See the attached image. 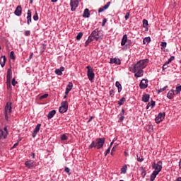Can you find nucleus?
<instances>
[{
	"label": "nucleus",
	"mask_w": 181,
	"mask_h": 181,
	"mask_svg": "<svg viewBox=\"0 0 181 181\" xmlns=\"http://www.w3.org/2000/svg\"><path fill=\"white\" fill-rule=\"evenodd\" d=\"M148 63H149V59H141L137 62L136 64H132L131 66H129V71L132 73H135L134 77L136 78L142 77V76H144V69L148 66Z\"/></svg>",
	"instance_id": "f257e3e1"
},
{
	"label": "nucleus",
	"mask_w": 181,
	"mask_h": 181,
	"mask_svg": "<svg viewBox=\"0 0 181 181\" xmlns=\"http://www.w3.org/2000/svg\"><path fill=\"white\" fill-rule=\"evenodd\" d=\"M104 144H105V138H97L95 141H93L91 144L88 146V149H102L104 146Z\"/></svg>",
	"instance_id": "f03ea898"
},
{
	"label": "nucleus",
	"mask_w": 181,
	"mask_h": 181,
	"mask_svg": "<svg viewBox=\"0 0 181 181\" xmlns=\"http://www.w3.org/2000/svg\"><path fill=\"white\" fill-rule=\"evenodd\" d=\"M91 36L94 37L96 42H101L103 40V30L96 28L91 33Z\"/></svg>",
	"instance_id": "7ed1b4c3"
},
{
	"label": "nucleus",
	"mask_w": 181,
	"mask_h": 181,
	"mask_svg": "<svg viewBox=\"0 0 181 181\" xmlns=\"http://www.w3.org/2000/svg\"><path fill=\"white\" fill-rule=\"evenodd\" d=\"M11 114H12V103L8 102L4 108V117L6 121H8L9 117L8 115H11Z\"/></svg>",
	"instance_id": "20e7f679"
},
{
	"label": "nucleus",
	"mask_w": 181,
	"mask_h": 181,
	"mask_svg": "<svg viewBox=\"0 0 181 181\" xmlns=\"http://www.w3.org/2000/svg\"><path fill=\"white\" fill-rule=\"evenodd\" d=\"M69 110V103L67 101H63L61 103V106L59 108V111L60 114H64V112H67V110Z\"/></svg>",
	"instance_id": "39448f33"
},
{
	"label": "nucleus",
	"mask_w": 181,
	"mask_h": 181,
	"mask_svg": "<svg viewBox=\"0 0 181 181\" xmlns=\"http://www.w3.org/2000/svg\"><path fill=\"white\" fill-rule=\"evenodd\" d=\"M152 169H154V172H157L158 173H160L162 171V160H159L157 163H153Z\"/></svg>",
	"instance_id": "423d86ee"
},
{
	"label": "nucleus",
	"mask_w": 181,
	"mask_h": 181,
	"mask_svg": "<svg viewBox=\"0 0 181 181\" xmlns=\"http://www.w3.org/2000/svg\"><path fill=\"white\" fill-rule=\"evenodd\" d=\"M78 0H71L70 6L71 12H74L78 8Z\"/></svg>",
	"instance_id": "0eeeda50"
},
{
	"label": "nucleus",
	"mask_w": 181,
	"mask_h": 181,
	"mask_svg": "<svg viewBox=\"0 0 181 181\" xmlns=\"http://www.w3.org/2000/svg\"><path fill=\"white\" fill-rule=\"evenodd\" d=\"M165 116H166L165 112H163V113L160 112L155 119L156 124H159L162 122V121H163V118H165Z\"/></svg>",
	"instance_id": "6e6552de"
},
{
	"label": "nucleus",
	"mask_w": 181,
	"mask_h": 181,
	"mask_svg": "<svg viewBox=\"0 0 181 181\" xmlns=\"http://www.w3.org/2000/svg\"><path fill=\"white\" fill-rule=\"evenodd\" d=\"M148 83H149V81H148V79H142L139 83L140 88L141 90H145V88H147Z\"/></svg>",
	"instance_id": "1a4fd4ad"
},
{
	"label": "nucleus",
	"mask_w": 181,
	"mask_h": 181,
	"mask_svg": "<svg viewBox=\"0 0 181 181\" xmlns=\"http://www.w3.org/2000/svg\"><path fill=\"white\" fill-rule=\"evenodd\" d=\"M87 76L88 78L90 81H93L94 80V78L95 77V74H94V70L90 69L87 71Z\"/></svg>",
	"instance_id": "9d476101"
},
{
	"label": "nucleus",
	"mask_w": 181,
	"mask_h": 181,
	"mask_svg": "<svg viewBox=\"0 0 181 181\" xmlns=\"http://www.w3.org/2000/svg\"><path fill=\"white\" fill-rule=\"evenodd\" d=\"M25 165L26 166V168H28V169H33V168H35V165H36V163H35V161L30 160H28L25 163Z\"/></svg>",
	"instance_id": "9b49d317"
},
{
	"label": "nucleus",
	"mask_w": 181,
	"mask_h": 181,
	"mask_svg": "<svg viewBox=\"0 0 181 181\" xmlns=\"http://www.w3.org/2000/svg\"><path fill=\"white\" fill-rule=\"evenodd\" d=\"M110 64L119 65V64H121V59H119V58H118V57L110 58Z\"/></svg>",
	"instance_id": "f8f14e48"
},
{
	"label": "nucleus",
	"mask_w": 181,
	"mask_h": 181,
	"mask_svg": "<svg viewBox=\"0 0 181 181\" xmlns=\"http://www.w3.org/2000/svg\"><path fill=\"white\" fill-rule=\"evenodd\" d=\"M40 127H42L41 124H37L33 132V138H36V135H37V133L39 132V131H40Z\"/></svg>",
	"instance_id": "ddd939ff"
},
{
	"label": "nucleus",
	"mask_w": 181,
	"mask_h": 181,
	"mask_svg": "<svg viewBox=\"0 0 181 181\" xmlns=\"http://www.w3.org/2000/svg\"><path fill=\"white\" fill-rule=\"evenodd\" d=\"M110 5H111V2L109 1L107 2L105 6H103V7H100L98 9V13H101V12H104V11L108 9V8H110Z\"/></svg>",
	"instance_id": "4468645a"
},
{
	"label": "nucleus",
	"mask_w": 181,
	"mask_h": 181,
	"mask_svg": "<svg viewBox=\"0 0 181 181\" xmlns=\"http://www.w3.org/2000/svg\"><path fill=\"white\" fill-rule=\"evenodd\" d=\"M16 16H21L22 15V6H18L14 11Z\"/></svg>",
	"instance_id": "2eb2a0df"
},
{
	"label": "nucleus",
	"mask_w": 181,
	"mask_h": 181,
	"mask_svg": "<svg viewBox=\"0 0 181 181\" xmlns=\"http://www.w3.org/2000/svg\"><path fill=\"white\" fill-rule=\"evenodd\" d=\"M32 23V12L30 10H28L27 12V25H30Z\"/></svg>",
	"instance_id": "dca6fc26"
},
{
	"label": "nucleus",
	"mask_w": 181,
	"mask_h": 181,
	"mask_svg": "<svg viewBox=\"0 0 181 181\" xmlns=\"http://www.w3.org/2000/svg\"><path fill=\"white\" fill-rule=\"evenodd\" d=\"M73 88V83L69 82V84L66 86L65 94L67 95L70 91H71Z\"/></svg>",
	"instance_id": "f3484780"
},
{
	"label": "nucleus",
	"mask_w": 181,
	"mask_h": 181,
	"mask_svg": "<svg viewBox=\"0 0 181 181\" xmlns=\"http://www.w3.org/2000/svg\"><path fill=\"white\" fill-rule=\"evenodd\" d=\"M128 42V35L127 34L124 35L121 41V46H125Z\"/></svg>",
	"instance_id": "a211bd4d"
},
{
	"label": "nucleus",
	"mask_w": 181,
	"mask_h": 181,
	"mask_svg": "<svg viewBox=\"0 0 181 181\" xmlns=\"http://www.w3.org/2000/svg\"><path fill=\"white\" fill-rule=\"evenodd\" d=\"M64 70V66H61L59 69H55V74H57V76H62Z\"/></svg>",
	"instance_id": "6ab92c4d"
},
{
	"label": "nucleus",
	"mask_w": 181,
	"mask_h": 181,
	"mask_svg": "<svg viewBox=\"0 0 181 181\" xmlns=\"http://www.w3.org/2000/svg\"><path fill=\"white\" fill-rule=\"evenodd\" d=\"M175 90L173 89H171L168 93L167 97L169 98V100H172L173 97H175Z\"/></svg>",
	"instance_id": "aec40b11"
},
{
	"label": "nucleus",
	"mask_w": 181,
	"mask_h": 181,
	"mask_svg": "<svg viewBox=\"0 0 181 181\" xmlns=\"http://www.w3.org/2000/svg\"><path fill=\"white\" fill-rule=\"evenodd\" d=\"M5 63H6V57L1 56L0 58V64L1 67H5Z\"/></svg>",
	"instance_id": "412c9836"
},
{
	"label": "nucleus",
	"mask_w": 181,
	"mask_h": 181,
	"mask_svg": "<svg viewBox=\"0 0 181 181\" xmlns=\"http://www.w3.org/2000/svg\"><path fill=\"white\" fill-rule=\"evenodd\" d=\"M159 175V173L156 171H153L150 176V180L151 181H155V179H156V176Z\"/></svg>",
	"instance_id": "4be33fe9"
},
{
	"label": "nucleus",
	"mask_w": 181,
	"mask_h": 181,
	"mask_svg": "<svg viewBox=\"0 0 181 181\" xmlns=\"http://www.w3.org/2000/svg\"><path fill=\"white\" fill-rule=\"evenodd\" d=\"M54 115H56V110H53L48 113V115L47 116V119H52V118H53V117H54Z\"/></svg>",
	"instance_id": "5701e85b"
},
{
	"label": "nucleus",
	"mask_w": 181,
	"mask_h": 181,
	"mask_svg": "<svg viewBox=\"0 0 181 181\" xmlns=\"http://www.w3.org/2000/svg\"><path fill=\"white\" fill-rule=\"evenodd\" d=\"M140 170H141V175L143 177V179H145V176H146V170L145 169V168L144 167H140L139 168Z\"/></svg>",
	"instance_id": "b1692460"
},
{
	"label": "nucleus",
	"mask_w": 181,
	"mask_h": 181,
	"mask_svg": "<svg viewBox=\"0 0 181 181\" xmlns=\"http://www.w3.org/2000/svg\"><path fill=\"white\" fill-rule=\"evenodd\" d=\"M7 82L11 81V78H12V71L11 69H8L7 71V75H6Z\"/></svg>",
	"instance_id": "393cba45"
},
{
	"label": "nucleus",
	"mask_w": 181,
	"mask_h": 181,
	"mask_svg": "<svg viewBox=\"0 0 181 181\" xmlns=\"http://www.w3.org/2000/svg\"><path fill=\"white\" fill-rule=\"evenodd\" d=\"M150 95L149 94H144L142 96V101L144 103H148L149 101Z\"/></svg>",
	"instance_id": "a878e982"
},
{
	"label": "nucleus",
	"mask_w": 181,
	"mask_h": 181,
	"mask_svg": "<svg viewBox=\"0 0 181 181\" xmlns=\"http://www.w3.org/2000/svg\"><path fill=\"white\" fill-rule=\"evenodd\" d=\"M83 18H90V10L86 8L83 13Z\"/></svg>",
	"instance_id": "bb28decb"
},
{
	"label": "nucleus",
	"mask_w": 181,
	"mask_h": 181,
	"mask_svg": "<svg viewBox=\"0 0 181 181\" xmlns=\"http://www.w3.org/2000/svg\"><path fill=\"white\" fill-rule=\"evenodd\" d=\"M1 132L2 136H4V139H6V136H8V127H4V131L6 133H4V131L2 129L0 130Z\"/></svg>",
	"instance_id": "cd10ccee"
},
{
	"label": "nucleus",
	"mask_w": 181,
	"mask_h": 181,
	"mask_svg": "<svg viewBox=\"0 0 181 181\" xmlns=\"http://www.w3.org/2000/svg\"><path fill=\"white\" fill-rule=\"evenodd\" d=\"M115 86L117 88L118 93H121L122 91V86L119 83V81H116Z\"/></svg>",
	"instance_id": "c85d7f7f"
},
{
	"label": "nucleus",
	"mask_w": 181,
	"mask_h": 181,
	"mask_svg": "<svg viewBox=\"0 0 181 181\" xmlns=\"http://www.w3.org/2000/svg\"><path fill=\"white\" fill-rule=\"evenodd\" d=\"M127 170H128V166L127 165H124L121 168V173L125 175V173H127Z\"/></svg>",
	"instance_id": "c756f323"
},
{
	"label": "nucleus",
	"mask_w": 181,
	"mask_h": 181,
	"mask_svg": "<svg viewBox=\"0 0 181 181\" xmlns=\"http://www.w3.org/2000/svg\"><path fill=\"white\" fill-rule=\"evenodd\" d=\"M127 101V99L125 98H122L119 102H118V105L119 107H121V105H124V103Z\"/></svg>",
	"instance_id": "7c9ffc66"
},
{
	"label": "nucleus",
	"mask_w": 181,
	"mask_h": 181,
	"mask_svg": "<svg viewBox=\"0 0 181 181\" xmlns=\"http://www.w3.org/2000/svg\"><path fill=\"white\" fill-rule=\"evenodd\" d=\"M143 26L145 29H146V30H148V26H149V24L148 23V20H143Z\"/></svg>",
	"instance_id": "2f4dec72"
},
{
	"label": "nucleus",
	"mask_w": 181,
	"mask_h": 181,
	"mask_svg": "<svg viewBox=\"0 0 181 181\" xmlns=\"http://www.w3.org/2000/svg\"><path fill=\"white\" fill-rule=\"evenodd\" d=\"M130 46H132V40L127 39V42H126L125 47H126L127 49H129V47H130Z\"/></svg>",
	"instance_id": "473e14b6"
},
{
	"label": "nucleus",
	"mask_w": 181,
	"mask_h": 181,
	"mask_svg": "<svg viewBox=\"0 0 181 181\" xmlns=\"http://www.w3.org/2000/svg\"><path fill=\"white\" fill-rule=\"evenodd\" d=\"M144 45H146V43H151V37H146L143 40Z\"/></svg>",
	"instance_id": "72a5a7b5"
},
{
	"label": "nucleus",
	"mask_w": 181,
	"mask_h": 181,
	"mask_svg": "<svg viewBox=\"0 0 181 181\" xmlns=\"http://www.w3.org/2000/svg\"><path fill=\"white\" fill-rule=\"evenodd\" d=\"M168 67H169V62H165V64L163 65V71H165V70H166V69H168Z\"/></svg>",
	"instance_id": "f704fd0d"
},
{
	"label": "nucleus",
	"mask_w": 181,
	"mask_h": 181,
	"mask_svg": "<svg viewBox=\"0 0 181 181\" xmlns=\"http://www.w3.org/2000/svg\"><path fill=\"white\" fill-rule=\"evenodd\" d=\"M181 91V86H177L175 90V93L176 95L179 94V93H180Z\"/></svg>",
	"instance_id": "c9c22d12"
},
{
	"label": "nucleus",
	"mask_w": 181,
	"mask_h": 181,
	"mask_svg": "<svg viewBox=\"0 0 181 181\" xmlns=\"http://www.w3.org/2000/svg\"><path fill=\"white\" fill-rule=\"evenodd\" d=\"M81 37H83V33L80 32L76 36V40H81Z\"/></svg>",
	"instance_id": "e433bc0d"
},
{
	"label": "nucleus",
	"mask_w": 181,
	"mask_h": 181,
	"mask_svg": "<svg viewBox=\"0 0 181 181\" xmlns=\"http://www.w3.org/2000/svg\"><path fill=\"white\" fill-rule=\"evenodd\" d=\"M10 58L12 60H15L16 57H15V52L13 51H11L10 53Z\"/></svg>",
	"instance_id": "4c0bfd02"
},
{
	"label": "nucleus",
	"mask_w": 181,
	"mask_h": 181,
	"mask_svg": "<svg viewBox=\"0 0 181 181\" xmlns=\"http://www.w3.org/2000/svg\"><path fill=\"white\" fill-rule=\"evenodd\" d=\"M167 87H168V86H164L163 88H160V89L158 90V94H159L160 93H163V91L166 90Z\"/></svg>",
	"instance_id": "58836bf2"
},
{
	"label": "nucleus",
	"mask_w": 181,
	"mask_h": 181,
	"mask_svg": "<svg viewBox=\"0 0 181 181\" xmlns=\"http://www.w3.org/2000/svg\"><path fill=\"white\" fill-rule=\"evenodd\" d=\"M64 172H66V173H68L69 176L71 175V173L70 172V168H69V167L65 168Z\"/></svg>",
	"instance_id": "ea45409f"
},
{
	"label": "nucleus",
	"mask_w": 181,
	"mask_h": 181,
	"mask_svg": "<svg viewBox=\"0 0 181 181\" xmlns=\"http://www.w3.org/2000/svg\"><path fill=\"white\" fill-rule=\"evenodd\" d=\"M33 20L34 21H39V16L37 15V12H35V13L34 14Z\"/></svg>",
	"instance_id": "a19ab883"
},
{
	"label": "nucleus",
	"mask_w": 181,
	"mask_h": 181,
	"mask_svg": "<svg viewBox=\"0 0 181 181\" xmlns=\"http://www.w3.org/2000/svg\"><path fill=\"white\" fill-rule=\"evenodd\" d=\"M136 157H137V161L138 162H144V157L139 156L138 155L136 156Z\"/></svg>",
	"instance_id": "79ce46f5"
},
{
	"label": "nucleus",
	"mask_w": 181,
	"mask_h": 181,
	"mask_svg": "<svg viewBox=\"0 0 181 181\" xmlns=\"http://www.w3.org/2000/svg\"><path fill=\"white\" fill-rule=\"evenodd\" d=\"M61 141H67V136H66V134H62L61 136Z\"/></svg>",
	"instance_id": "37998d69"
},
{
	"label": "nucleus",
	"mask_w": 181,
	"mask_h": 181,
	"mask_svg": "<svg viewBox=\"0 0 181 181\" xmlns=\"http://www.w3.org/2000/svg\"><path fill=\"white\" fill-rule=\"evenodd\" d=\"M173 60H175V56L170 57V58L168 59L167 63H168V64L172 63V62H173Z\"/></svg>",
	"instance_id": "c03bdc74"
},
{
	"label": "nucleus",
	"mask_w": 181,
	"mask_h": 181,
	"mask_svg": "<svg viewBox=\"0 0 181 181\" xmlns=\"http://www.w3.org/2000/svg\"><path fill=\"white\" fill-rule=\"evenodd\" d=\"M47 97H49V94L45 93L40 96V100H43V98H47Z\"/></svg>",
	"instance_id": "a18cd8bd"
},
{
	"label": "nucleus",
	"mask_w": 181,
	"mask_h": 181,
	"mask_svg": "<svg viewBox=\"0 0 181 181\" xmlns=\"http://www.w3.org/2000/svg\"><path fill=\"white\" fill-rule=\"evenodd\" d=\"M150 104H151V109H152V108H154L155 105H156V102L153 101V100H151V102Z\"/></svg>",
	"instance_id": "49530a36"
},
{
	"label": "nucleus",
	"mask_w": 181,
	"mask_h": 181,
	"mask_svg": "<svg viewBox=\"0 0 181 181\" xmlns=\"http://www.w3.org/2000/svg\"><path fill=\"white\" fill-rule=\"evenodd\" d=\"M129 15H130V13L129 12H127L124 16V19L125 21H128V19H129Z\"/></svg>",
	"instance_id": "de8ad7c7"
},
{
	"label": "nucleus",
	"mask_w": 181,
	"mask_h": 181,
	"mask_svg": "<svg viewBox=\"0 0 181 181\" xmlns=\"http://www.w3.org/2000/svg\"><path fill=\"white\" fill-rule=\"evenodd\" d=\"M168 43H166V42H162L160 44L161 47H163L165 49V47H166Z\"/></svg>",
	"instance_id": "09e8293b"
},
{
	"label": "nucleus",
	"mask_w": 181,
	"mask_h": 181,
	"mask_svg": "<svg viewBox=\"0 0 181 181\" xmlns=\"http://www.w3.org/2000/svg\"><path fill=\"white\" fill-rule=\"evenodd\" d=\"M88 40H89L90 42H93V40H95V38H94L93 36H91V34L90 36L88 37Z\"/></svg>",
	"instance_id": "8fccbe9b"
},
{
	"label": "nucleus",
	"mask_w": 181,
	"mask_h": 181,
	"mask_svg": "<svg viewBox=\"0 0 181 181\" xmlns=\"http://www.w3.org/2000/svg\"><path fill=\"white\" fill-rule=\"evenodd\" d=\"M90 43H91V41L88 39L85 42V47H87Z\"/></svg>",
	"instance_id": "3c124183"
},
{
	"label": "nucleus",
	"mask_w": 181,
	"mask_h": 181,
	"mask_svg": "<svg viewBox=\"0 0 181 181\" xmlns=\"http://www.w3.org/2000/svg\"><path fill=\"white\" fill-rule=\"evenodd\" d=\"M16 84H18V81H16L15 80V78H13L12 79V86H16Z\"/></svg>",
	"instance_id": "603ef678"
},
{
	"label": "nucleus",
	"mask_w": 181,
	"mask_h": 181,
	"mask_svg": "<svg viewBox=\"0 0 181 181\" xmlns=\"http://www.w3.org/2000/svg\"><path fill=\"white\" fill-rule=\"evenodd\" d=\"M110 151H111V146H110V147L106 150L105 156H107V155H108V153H110Z\"/></svg>",
	"instance_id": "864d4df0"
},
{
	"label": "nucleus",
	"mask_w": 181,
	"mask_h": 181,
	"mask_svg": "<svg viewBox=\"0 0 181 181\" xmlns=\"http://www.w3.org/2000/svg\"><path fill=\"white\" fill-rule=\"evenodd\" d=\"M24 34L25 36H30V30H25Z\"/></svg>",
	"instance_id": "5fc2aeb1"
},
{
	"label": "nucleus",
	"mask_w": 181,
	"mask_h": 181,
	"mask_svg": "<svg viewBox=\"0 0 181 181\" xmlns=\"http://www.w3.org/2000/svg\"><path fill=\"white\" fill-rule=\"evenodd\" d=\"M124 119H125V117L124 116H121L119 118V122H122V121H124Z\"/></svg>",
	"instance_id": "6e6d98bb"
},
{
	"label": "nucleus",
	"mask_w": 181,
	"mask_h": 181,
	"mask_svg": "<svg viewBox=\"0 0 181 181\" xmlns=\"http://www.w3.org/2000/svg\"><path fill=\"white\" fill-rule=\"evenodd\" d=\"M124 114H125V110H124V108H122V111H121V112H120V115L122 116V117H124Z\"/></svg>",
	"instance_id": "4d7b16f0"
},
{
	"label": "nucleus",
	"mask_w": 181,
	"mask_h": 181,
	"mask_svg": "<svg viewBox=\"0 0 181 181\" xmlns=\"http://www.w3.org/2000/svg\"><path fill=\"white\" fill-rule=\"evenodd\" d=\"M105 23H107V19L104 18L103 20V23H102V26H105Z\"/></svg>",
	"instance_id": "13d9d810"
},
{
	"label": "nucleus",
	"mask_w": 181,
	"mask_h": 181,
	"mask_svg": "<svg viewBox=\"0 0 181 181\" xmlns=\"http://www.w3.org/2000/svg\"><path fill=\"white\" fill-rule=\"evenodd\" d=\"M110 95H114V89L110 90Z\"/></svg>",
	"instance_id": "bf43d9fd"
},
{
	"label": "nucleus",
	"mask_w": 181,
	"mask_h": 181,
	"mask_svg": "<svg viewBox=\"0 0 181 181\" xmlns=\"http://www.w3.org/2000/svg\"><path fill=\"white\" fill-rule=\"evenodd\" d=\"M93 119H94V117L91 116V117L89 118L88 122H91L93 121Z\"/></svg>",
	"instance_id": "052dcab7"
},
{
	"label": "nucleus",
	"mask_w": 181,
	"mask_h": 181,
	"mask_svg": "<svg viewBox=\"0 0 181 181\" xmlns=\"http://www.w3.org/2000/svg\"><path fill=\"white\" fill-rule=\"evenodd\" d=\"M18 145H19V143H18V142L14 144V145L13 146L12 148H16V146H18Z\"/></svg>",
	"instance_id": "680f3d73"
},
{
	"label": "nucleus",
	"mask_w": 181,
	"mask_h": 181,
	"mask_svg": "<svg viewBox=\"0 0 181 181\" xmlns=\"http://www.w3.org/2000/svg\"><path fill=\"white\" fill-rule=\"evenodd\" d=\"M32 57H33V52H32V53L30 54V57H29L28 61H29V60H31V59H32Z\"/></svg>",
	"instance_id": "e2e57ef3"
},
{
	"label": "nucleus",
	"mask_w": 181,
	"mask_h": 181,
	"mask_svg": "<svg viewBox=\"0 0 181 181\" xmlns=\"http://www.w3.org/2000/svg\"><path fill=\"white\" fill-rule=\"evenodd\" d=\"M149 107H151V103H148L146 105V110H149Z\"/></svg>",
	"instance_id": "0e129e2a"
},
{
	"label": "nucleus",
	"mask_w": 181,
	"mask_h": 181,
	"mask_svg": "<svg viewBox=\"0 0 181 181\" xmlns=\"http://www.w3.org/2000/svg\"><path fill=\"white\" fill-rule=\"evenodd\" d=\"M86 69H88V71L89 70H93V69H92L90 66H86Z\"/></svg>",
	"instance_id": "69168bd1"
},
{
	"label": "nucleus",
	"mask_w": 181,
	"mask_h": 181,
	"mask_svg": "<svg viewBox=\"0 0 181 181\" xmlns=\"http://www.w3.org/2000/svg\"><path fill=\"white\" fill-rule=\"evenodd\" d=\"M175 181H181V177H177Z\"/></svg>",
	"instance_id": "338daca9"
},
{
	"label": "nucleus",
	"mask_w": 181,
	"mask_h": 181,
	"mask_svg": "<svg viewBox=\"0 0 181 181\" xmlns=\"http://www.w3.org/2000/svg\"><path fill=\"white\" fill-rule=\"evenodd\" d=\"M31 156H32V158H33V159H35V153H33L31 154Z\"/></svg>",
	"instance_id": "774afa93"
}]
</instances>
